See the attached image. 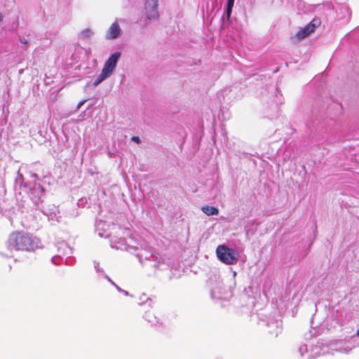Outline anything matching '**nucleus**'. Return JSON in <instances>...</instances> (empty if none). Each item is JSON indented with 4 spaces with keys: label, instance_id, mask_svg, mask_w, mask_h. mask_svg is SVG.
Listing matches in <instances>:
<instances>
[{
    "label": "nucleus",
    "instance_id": "obj_1",
    "mask_svg": "<svg viewBox=\"0 0 359 359\" xmlns=\"http://www.w3.org/2000/svg\"><path fill=\"white\" fill-rule=\"evenodd\" d=\"M8 242L10 245L18 251H34L41 248L39 238L23 231H15L11 233Z\"/></svg>",
    "mask_w": 359,
    "mask_h": 359
},
{
    "label": "nucleus",
    "instance_id": "obj_2",
    "mask_svg": "<svg viewBox=\"0 0 359 359\" xmlns=\"http://www.w3.org/2000/svg\"><path fill=\"white\" fill-rule=\"evenodd\" d=\"M216 253L219 260L226 264L233 265L236 264L238 261V252L224 245H219L217 248Z\"/></svg>",
    "mask_w": 359,
    "mask_h": 359
},
{
    "label": "nucleus",
    "instance_id": "obj_3",
    "mask_svg": "<svg viewBox=\"0 0 359 359\" xmlns=\"http://www.w3.org/2000/svg\"><path fill=\"white\" fill-rule=\"evenodd\" d=\"M120 57L121 53L115 52L107 59L104 65V67L102 68L101 73L97 77L100 83L110 77L114 73Z\"/></svg>",
    "mask_w": 359,
    "mask_h": 359
},
{
    "label": "nucleus",
    "instance_id": "obj_4",
    "mask_svg": "<svg viewBox=\"0 0 359 359\" xmlns=\"http://www.w3.org/2000/svg\"><path fill=\"white\" fill-rule=\"evenodd\" d=\"M158 0H146L144 15L147 25L151 21H155L158 19Z\"/></svg>",
    "mask_w": 359,
    "mask_h": 359
},
{
    "label": "nucleus",
    "instance_id": "obj_5",
    "mask_svg": "<svg viewBox=\"0 0 359 359\" xmlns=\"http://www.w3.org/2000/svg\"><path fill=\"white\" fill-rule=\"evenodd\" d=\"M320 24V20L318 18L313 19L309 24L306 27L301 29L296 34V37L298 40H301L306 37L311 33L313 32L316 27H318Z\"/></svg>",
    "mask_w": 359,
    "mask_h": 359
},
{
    "label": "nucleus",
    "instance_id": "obj_6",
    "mask_svg": "<svg viewBox=\"0 0 359 359\" xmlns=\"http://www.w3.org/2000/svg\"><path fill=\"white\" fill-rule=\"evenodd\" d=\"M44 195V189L39 183H34L30 190V198L35 205H38L42 201Z\"/></svg>",
    "mask_w": 359,
    "mask_h": 359
},
{
    "label": "nucleus",
    "instance_id": "obj_7",
    "mask_svg": "<svg viewBox=\"0 0 359 359\" xmlns=\"http://www.w3.org/2000/svg\"><path fill=\"white\" fill-rule=\"evenodd\" d=\"M121 29L118 22V20H116L109 28L105 38L108 40L115 39L121 35Z\"/></svg>",
    "mask_w": 359,
    "mask_h": 359
},
{
    "label": "nucleus",
    "instance_id": "obj_8",
    "mask_svg": "<svg viewBox=\"0 0 359 359\" xmlns=\"http://www.w3.org/2000/svg\"><path fill=\"white\" fill-rule=\"evenodd\" d=\"M201 210L207 215H214L218 213V209L213 206H203Z\"/></svg>",
    "mask_w": 359,
    "mask_h": 359
},
{
    "label": "nucleus",
    "instance_id": "obj_9",
    "mask_svg": "<svg viewBox=\"0 0 359 359\" xmlns=\"http://www.w3.org/2000/svg\"><path fill=\"white\" fill-rule=\"evenodd\" d=\"M234 0H227V6H226V18L228 20H229L231 18V14L232 11V8L233 6Z\"/></svg>",
    "mask_w": 359,
    "mask_h": 359
},
{
    "label": "nucleus",
    "instance_id": "obj_10",
    "mask_svg": "<svg viewBox=\"0 0 359 359\" xmlns=\"http://www.w3.org/2000/svg\"><path fill=\"white\" fill-rule=\"evenodd\" d=\"M81 34L84 37L89 38L93 34V32L91 29H86L82 31Z\"/></svg>",
    "mask_w": 359,
    "mask_h": 359
},
{
    "label": "nucleus",
    "instance_id": "obj_11",
    "mask_svg": "<svg viewBox=\"0 0 359 359\" xmlns=\"http://www.w3.org/2000/svg\"><path fill=\"white\" fill-rule=\"evenodd\" d=\"M19 40L22 44L24 46H22V48L24 50H27L28 48V41L25 37L20 36Z\"/></svg>",
    "mask_w": 359,
    "mask_h": 359
},
{
    "label": "nucleus",
    "instance_id": "obj_12",
    "mask_svg": "<svg viewBox=\"0 0 359 359\" xmlns=\"http://www.w3.org/2000/svg\"><path fill=\"white\" fill-rule=\"evenodd\" d=\"M15 182H16V183L20 184V185L22 184L23 176H22V175L20 172H18V176H17V177L15 179Z\"/></svg>",
    "mask_w": 359,
    "mask_h": 359
},
{
    "label": "nucleus",
    "instance_id": "obj_13",
    "mask_svg": "<svg viewBox=\"0 0 359 359\" xmlns=\"http://www.w3.org/2000/svg\"><path fill=\"white\" fill-rule=\"evenodd\" d=\"M131 140L133 142H136V143H140V140L139 137H137V136L132 137Z\"/></svg>",
    "mask_w": 359,
    "mask_h": 359
},
{
    "label": "nucleus",
    "instance_id": "obj_14",
    "mask_svg": "<svg viewBox=\"0 0 359 359\" xmlns=\"http://www.w3.org/2000/svg\"><path fill=\"white\" fill-rule=\"evenodd\" d=\"M86 100H81V102H79L77 104V107H76V109H79L81 108V107L86 102Z\"/></svg>",
    "mask_w": 359,
    "mask_h": 359
},
{
    "label": "nucleus",
    "instance_id": "obj_15",
    "mask_svg": "<svg viewBox=\"0 0 359 359\" xmlns=\"http://www.w3.org/2000/svg\"><path fill=\"white\" fill-rule=\"evenodd\" d=\"M100 83H100V82L98 81V79L96 78V79L95 80V81H94V82H93V86L94 88H95V87H97Z\"/></svg>",
    "mask_w": 359,
    "mask_h": 359
},
{
    "label": "nucleus",
    "instance_id": "obj_16",
    "mask_svg": "<svg viewBox=\"0 0 359 359\" xmlns=\"http://www.w3.org/2000/svg\"><path fill=\"white\" fill-rule=\"evenodd\" d=\"M356 334H357L358 336H359V329L358 330V331H357V332H356Z\"/></svg>",
    "mask_w": 359,
    "mask_h": 359
}]
</instances>
